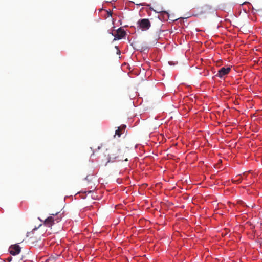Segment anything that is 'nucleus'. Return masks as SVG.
<instances>
[{
  "label": "nucleus",
  "instance_id": "nucleus-1",
  "mask_svg": "<svg viewBox=\"0 0 262 262\" xmlns=\"http://www.w3.org/2000/svg\"><path fill=\"white\" fill-rule=\"evenodd\" d=\"M108 156V162H113L114 160H117L118 161H127V158H125V151L121 150L118 147H114L112 149L107 150Z\"/></svg>",
  "mask_w": 262,
  "mask_h": 262
},
{
  "label": "nucleus",
  "instance_id": "nucleus-2",
  "mask_svg": "<svg viewBox=\"0 0 262 262\" xmlns=\"http://www.w3.org/2000/svg\"><path fill=\"white\" fill-rule=\"evenodd\" d=\"M61 220V215L58 216V214H52L47 217L44 221V225L52 229V227L58 223Z\"/></svg>",
  "mask_w": 262,
  "mask_h": 262
},
{
  "label": "nucleus",
  "instance_id": "nucleus-3",
  "mask_svg": "<svg viewBox=\"0 0 262 262\" xmlns=\"http://www.w3.org/2000/svg\"><path fill=\"white\" fill-rule=\"evenodd\" d=\"M213 10L212 7L208 4H205L199 8L196 12L193 13L194 16H199L204 14H209Z\"/></svg>",
  "mask_w": 262,
  "mask_h": 262
},
{
  "label": "nucleus",
  "instance_id": "nucleus-4",
  "mask_svg": "<svg viewBox=\"0 0 262 262\" xmlns=\"http://www.w3.org/2000/svg\"><path fill=\"white\" fill-rule=\"evenodd\" d=\"M138 24L140 29L143 31H145L149 29L151 26V23L148 19H141L138 21Z\"/></svg>",
  "mask_w": 262,
  "mask_h": 262
},
{
  "label": "nucleus",
  "instance_id": "nucleus-5",
  "mask_svg": "<svg viewBox=\"0 0 262 262\" xmlns=\"http://www.w3.org/2000/svg\"><path fill=\"white\" fill-rule=\"evenodd\" d=\"M9 251L12 255H16L20 253L21 247L17 244L12 245L10 246Z\"/></svg>",
  "mask_w": 262,
  "mask_h": 262
},
{
  "label": "nucleus",
  "instance_id": "nucleus-6",
  "mask_svg": "<svg viewBox=\"0 0 262 262\" xmlns=\"http://www.w3.org/2000/svg\"><path fill=\"white\" fill-rule=\"evenodd\" d=\"M230 70H231V69L230 67H227V68L222 67L218 71V73L216 75V76H217L220 78H222L224 76L228 74L229 72L230 71Z\"/></svg>",
  "mask_w": 262,
  "mask_h": 262
},
{
  "label": "nucleus",
  "instance_id": "nucleus-7",
  "mask_svg": "<svg viewBox=\"0 0 262 262\" xmlns=\"http://www.w3.org/2000/svg\"><path fill=\"white\" fill-rule=\"evenodd\" d=\"M126 35V32L124 29L121 28L117 30V33L114 35V39H121Z\"/></svg>",
  "mask_w": 262,
  "mask_h": 262
},
{
  "label": "nucleus",
  "instance_id": "nucleus-8",
  "mask_svg": "<svg viewBox=\"0 0 262 262\" xmlns=\"http://www.w3.org/2000/svg\"><path fill=\"white\" fill-rule=\"evenodd\" d=\"M126 127V125L124 124L119 126L115 132V135L114 136L117 135L119 137H120L121 135L125 131Z\"/></svg>",
  "mask_w": 262,
  "mask_h": 262
},
{
  "label": "nucleus",
  "instance_id": "nucleus-9",
  "mask_svg": "<svg viewBox=\"0 0 262 262\" xmlns=\"http://www.w3.org/2000/svg\"><path fill=\"white\" fill-rule=\"evenodd\" d=\"M32 234L33 236H31L30 238L31 243H34V242H37L38 241H40L41 239V236L36 237L35 235V232H33Z\"/></svg>",
  "mask_w": 262,
  "mask_h": 262
},
{
  "label": "nucleus",
  "instance_id": "nucleus-10",
  "mask_svg": "<svg viewBox=\"0 0 262 262\" xmlns=\"http://www.w3.org/2000/svg\"><path fill=\"white\" fill-rule=\"evenodd\" d=\"M243 179H244V178H243V177H239L238 178V179H237V180H233V182L234 183H238H238H240L242 181V180H243Z\"/></svg>",
  "mask_w": 262,
  "mask_h": 262
},
{
  "label": "nucleus",
  "instance_id": "nucleus-11",
  "mask_svg": "<svg viewBox=\"0 0 262 262\" xmlns=\"http://www.w3.org/2000/svg\"><path fill=\"white\" fill-rule=\"evenodd\" d=\"M12 257L11 256H10L9 257L7 258V261L8 262H10L12 261Z\"/></svg>",
  "mask_w": 262,
  "mask_h": 262
},
{
  "label": "nucleus",
  "instance_id": "nucleus-12",
  "mask_svg": "<svg viewBox=\"0 0 262 262\" xmlns=\"http://www.w3.org/2000/svg\"><path fill=\"white\" fill-rule=\"evenodd\" d=\"M162 13H164V14L167 15V16L169 17V14L167 12H166V11H162Z\"/></svg>",
  "mask_w": 262,
  "mask_h": 262
},
{
  "label": "nucleus",
  "instance_id": "nucleus-13",
  "mask_svg": "<svg viewBox=\"0 0 262 262\" xmlns=\"http://www.w3.org/2000/svg\"><path fill=\"white\" fill-rule=\"evenodd\" d=\"M107 14H108V16H112V14L111 12H108Z\"/></svg>",
  "mask_w": 262,
  "mask_h": 262
},
{
  "label": "nucleus",
  "instance_id": "nucleus-14",
  "mask_svg": "<svg viewBox=\"0 0 262 262\" xmlns=\"http://www.w3.org/2000/svg\"><path fill=\"white\" fill-rule=\"evenodd\" d=\"M136 5H141V6H145V5L144 4V3H142V4H136Z\"/></svg>",
  "mask_w": 262,
  "mask_h": 262
}]
</instances>
